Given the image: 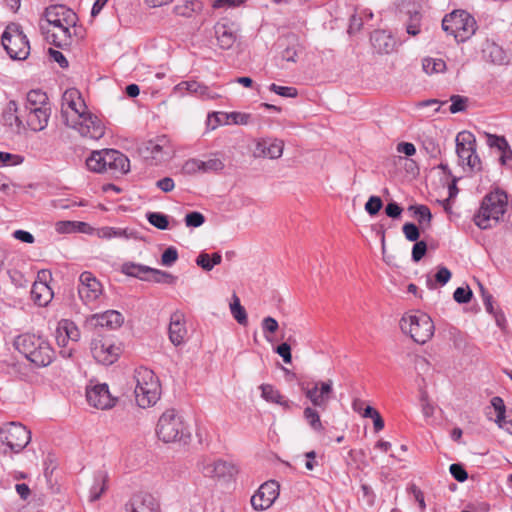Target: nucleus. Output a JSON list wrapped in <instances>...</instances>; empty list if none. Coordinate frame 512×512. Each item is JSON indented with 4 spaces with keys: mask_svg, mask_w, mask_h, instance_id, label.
Listing matches in <instances>:
<instances>
[{
    "mask_svg": "<svg viewBox=\"0 0 512 512\" xmlns=\"http://www.w3.org/2000/svg\"><path fill=\"white\" fill-rule=\"evenodd\" d=\"M483 303L486 311L495 317V320L498 325H501V321L504 320L502 314L497 313L493 306V296L491 294H485L483 298Z\"/></svg>",
    "mask_w": 512,
    "mask_h": 512,
    "instance_id": "53",
    "label": "nucleus"
},
{
    "mask_svg": "<svg viewBox=\"0 0 512 512\" xmlns=\"http://www.w3.org/2000/svg\"><path fill=\"white\" fill-rule=\"evenodd\" d=\"M261 326L264 333V337L266 338L267 341H271L269 335L274 334L279 328L277 320L271 316L263 318Z\"/></svg>",
    "mask_w": 512,
    "mask_h": 512,
    "instance_id": "48",
    "label": "nucleus"
},
{
    "mask_svg": "<svg viewBox=\"0 0 512 512\" xmlns=\"http://www.w3.org/2000/svg\"><path fill=\"white\" fill-rule=\"evenodd\" d=\"M80 224L77 221H59L56 223V231L59 233L76 232V226Z\"/></svg>",
    "mask_w": 512,
    "mask_h": 512,
    "instance_id": "63",
    "label": "nucleus"
},
{
    "mask_svg": "<svg viewBox=\"0 0 512 512\" xmlns=\"http://www.w3.org/2000/svg\"><path fill=\"white\" fill-rule=\"evenodd\" d=\"M102 292V284L91 272L84 271L80 274L78 294L85 304L94 302Z\"/></svg>",
    "mask_w": 512,
    "mask_h": 512,
    "instance_id": "17",
    "label": "nucleus"
},
{
    "mask_svg": "<svg viewBox=\"0 0 512 512\" xmlns=\"http://www.w3.org/2000/svg\"><path fill=\"white\" fill-rule=\"evenodd\" d=\"M76 14L64 5H51L46 8L40 30L45 38L55 46L70 45V29L76 24Z\"/></svg>",
    "mask_w": 512,
    "mask_h": 512,
    "instance_id": "1",
    "label": "nucleus"
},
{
    "mask_svg": "<svg viewBox=\"0 0 512 512\" xmlns=\"http://www.w3.org/2000/svg\"><path fill=\"white\" fill-rule=\"evenodd\" d=\"M400 327L418 344H425L434 334L432 319L422 312L402 317Z\"/></svg>",
    "mask_w": 512,
    "mask_h": 512,
    "instance_id": "7",
    "label": "nucleus"
},
{
    "mask_svg": "<svg viewBox=\"0 0 512 512\" xmlns=\"http://www.w3.org/2000/svg\"><path fill=\"white\" fill-rule=\"evenodd\" d=\"M1 42L11 59L25 60L29 56L30 44L19 24H9L2 34Z\"/></svg>",
    "mask_w": 512,
    "mask_h": 512,
    "instance_id": "8",
    "label": "nucleus"
},
{
    "mask_svg": "<svg viewBox=\"0 0 512 512\" xmlns=\"http://www.w3.org/2000/svg\"><path fill=\"white\" fill-rule=\"evenodd\" d=\"M156 434L164 443L184 442L190 437L183 418L174 409L166 410L159 418Z\"/></svg>",
    "mask_w": 512,
    "mask_h": 512,
    "instance_id": "5",
    "label": "nucleus"
},
{
    "mask_svg": "<svg viewBox=\"0 0 512 512\" xmlns=\"http://www.w3.org/2000/svg\"><path fill=\"white\" fill-rule=\"evenodd\" d=\"M409 210L413 211L414 216L417 218L420 225L430 224L432 214L430 209L425 205L410 206Z\"/></svg>",
    "mask_w": 512,
    "mask_h": 512,
    "instance_id": "46",
    "label": "nucleus"
},
{
    "mask_svg": "<svg viewBox=\"0 0 512 512\" xmlns=\"http://www.w3.org/2000/svg\"><path fill=\"white\" fill-rule=\"evenodd\" d=\"M61 113L67 125L85 115L87 106L80 92L75 88L67 89L62 95Z\"/></svg>",
    "mask_w": 512,
    "mask_h": 512,
    "instance_id": "11",
    "label": "nucleus"
},
{
    "mask_svg": "<svg viewBox=\"0 0 512 512\" xmlns=\"http://www.w3.org/2000/svg\"><path fill=\"white\" fill-rule=\"evenodd\" d=\"M131 512H160V506L156 498L148 493L135 495L130 503Z\"/></svg>",
    "mask_w": 512,
    "mask_h": 512,
    "instance_id": "27",
    "label": "nucleus"
},
{
    "mask_svg": "<svg viewBox=\"0 0 512 512\" xmlns=\"http://www.w3.org/2000/svg\"><path fill=\"white\" fill-rule=\"evenodd\" d=\"M259 388L261 390V396L267 402L278 404L286 410H289L291 408L292 403L288 399H286L280 393V391L275 389L272 385L262 384Z\"/></svg>",
    "mask_w": 512,
    "mask_h": 512,
    "instance_id": "32",
    "label": "nucleus"
},
{
    "mask_svg": "<svg viewBox=\"0 0 512 512\" xmlns=\"http://www.w3.org/2000/svg\"><path fill=\"white\" fill-rule=\"evenodd\" d=\"M402 230L406 239L411 242L417 241L420 236L418 227L413 223H405Z\"/></svg>",
    "mask_w": 512,
    "mask_h": 512,
    "instance_id": "58",
    "label": "nucleus"
},
{
    "mask_svg": "<svg viewBox=\"0 0 512 512\" xmlns=\"http://www.w3.org/2000/svg\"><path fill=\"white\" fill-rule=\"evenodd\" d=\"M301 389L314 407L325 410L333 392V381L331 379H328L327 381H319L311 388L305 387L302 384Z\"/></svg>",
    "mask_w": 512,
    "mask_h": 512,
    "instance_id": "13",
    "label": "nucleus"
},
{
    "mask_svg": "<svg viewBox=\"0 0 512 512\" xmlns=\"http://www.w3.org/2000/svg\"><path fill=\"white\" fill-rule=\"evenodd\" d=\"M132 384H134L135 400L139 407H151L160 399L161 385L152 370L146 367L136 368Z\"/></svg>",
    "mask_w": 512,
    "mask_h": 512,
    "instance_id": "3",
    "label": "nucleus"
},
{
    "mask_svg": "<svg viewBox=\"0 0 512 512\" xmlns=\"http://www.w3.org/2000/svg\"><path fill=\"white\" fill-rule=\"evenodd\" d=\"M382 200L378 196H371L365 204V210L370 215H376L382 208Z\"/></svg>",
    "mask_w": 512,
    "mask_h": 512,
    "instance_id": "55",
    "label": "nucleus"
},
{
    "mask_svg": "<svg viewBox=\"0 0 512 512\" xmlns=\"http://www.w3.org/2000/svg\"><path fill=\"white\" fill-rule=\"evenodd\" d=\"M169 339L175 346L182 345L187 336V328L185 325V316L182 312L176 311L170 317L169 323Z\"/></svg>",
    "mask_w": 512,
    "mask_h": 512,
    "instance_id": "24",
    "label": "nucleus"
},
{
    "mask_svg": "<svg viewBox=\"0 0 512 512\" xmlns=\"http://www.w3.org/2000/svg\"><path fill=\"white\" fill-rule=\"evenodd\" d=\"M121 271L127 276L135 277L144 281H149V275L150 271H152V268L142 264L126 262L122 265Z\"/></svg>",
    "mask_w": 512,
    "mask_h": 512,
    "instance_id": "34",
    "label": "nucleus"
},
{
    "mask_svg": "<svg viewBox=\"0 0 512 512\" xmlns=\"http://www.w3.org/2000/svg\"><path fill=\"white\" fill-rule=\"evenodd\" d=\"M104 155L103 150L100 151H94L92 154L87 158L86 165L90 171L102 173L106 172V166L103 162Z\"/></svg>",
    "mask_w": 512,
    "mask_h": 512,
    "instance_id": "39",
    "label": "nucleus"
},
{
    "mask_svg": "<svg viewBox=\"0 0 512 512\" xmlns=\"http://www.w3.org/2000/svg\"><path fill=\"white\" fill-rule=\"evenodd\" d=\"M415 242L416 243L414 244V246L412 248V259L414 262H419L426 254L427 244L424 241H415Z\"/></svg>",
    "mask_w": 512,
    "mask_h": 512,
    "instance_id": "61",
    "label": "nucleus"
},
{
    "mask_svg": "<svg viewBox=\"0 0 512 512\" xmlns=\"http://www.w3.org/2000/svg\"><path fill=\"white\" fill-rule=\"evenodd\" d=\"M147 219L151 225L154 227L165 230L168 228L169 221L168 217L160 212H151L147 214Z\"/></svg>",
    "mask_w": 512,
    "mask_h": 512,
    "instance_id": "47",
    "label": "nucleus"
},
{
    "mask_svg": "<svg viewBox=\"0 0 512 512\" xmlns=\"http://www.w3.org/2000/svg\"><path fill=\"white\" fill-rule=\"evenodd\" d=\"M303 416L314 431L320 432L324 430L320 415L315 408L306 407L303 411Z\"/></svg>",
    "mask_w": 512,
    "mask_h": 512,
    "instance_id": "42",
    "label": "nucleus"
},
{
    "mask_svg": "<svg viewBox=\"0 0 512 512\" xmlns=\"http://www.w3.org/2000/svg\"><path fill=\"white\" fill-rule=\"evenodd\" d=\"M421 149L430 157L437 158L441 154L438 142L431 136H423L421 138Z\"/></svg>",
    "mask_w": 512,
    "mask_h": 512,
    "instance_id": "41",
    "label": "nucleus"
},
{
    "mask_svg": "<svg viewBox=\"0 0 512 512\" xmlns=\"http://www.w3.org/2000/svg\"><path fill=\"white\" fill-rule=\"evenodd\" d=\"M230 310L231 314L233 315L234 319L240 324V325H247L248 319H247V313L244 309V307L240 304L239 298L234 294L233 295V302L230 304Z\"/></svg>",
    "mask_w": 512,
    "mask_h": 512,
    "instance_id": "43",
    "label": "nucleus"
},
{
    "mask_svg": "<svg viewBox=\"0 0 512 512\" xmlns=\"http://www.w3.org/2000/svg\"><path fill=\"white\" fill-rule=\"evenodd\" d=\"M30 440V431L20 423L12 422L0 429V441L5 443L12 452H20Z\"/></svg>",
    "mask_w": 512,
    "mask_h": 512,
    "instance_id": "10",
    "label": "nucleus"
},
{
    "mask_svg": "<svg viewBox=\"0 0 512 512\" xmlns=\"http://www.w3.org/2000/svg\"><path fill=\"white\" fill-rule=\"evenodd\" d=\"M371 43L376 52L388 54L394 49V40L385 31L376 30L371 34Z\"/></svg>",
    "mask_w": 512,
    "mask_h": 512,
    "instance_id": "30",
    "label": "nucleus"
},
{
    "mask_svg": "<svg viewBox=\"0 0 512 512\" xmlns=\"http://www.w3.org/2000/svg\"><path fill=\"white\" fill-rule=\"evenodd\" d=\"M491 406L497 412L495 422L500 428H503L507 423V421L505 420L506 408L504 401L502 400V398L495 396L491 400Z\"/></svg>",
    "mask_w": 512,
    "mask_h": 512,
    "instance_id": "44",
    "label": "nucleus"
},
{
    "mask_svg": "<svg viewBox=\"0 0 512 512\" xmlns=\"http://www.w3.org/2000/svg\"><path fill=\"white\" fill-rule=\"evenodd\" d=\"M173 92L179 96L191 94L202 99H214L217 96L208 86L196 80L180 82L174 87Z\"/></svg>",
    "mask_w": 512,
    "mask_h": 512,
    "instance_id": "22",
    "label": "nucleus"
},
{
    "mask_svg": "<svg viewBox=\"0 0 512 512\" xmlns=\"http://www.w3.org/2000/svg\"><path fill=\"white\" fill-rule=\"evenodd\" d=\"M449 471L451 475L459 482H464L468 478V474L461 464L453 463L450 465Z\"/></svg>",
    "mask_w": 512,
    "mask_h": 512,
    "instance_id": "60",
    "label": "nucleus"
},
{
    "mask_svg": "<svg viewBox=\"0 0 512 512\" xmlns=\"http://www.w3.org/2000/svg\"><path fill=\"white\" fill-rule=\"evenodd\" d=\"M106 172L111 174H126L130 170L129 159L120 151L114 149L103 150Z\"/></svg>",
    "mask_w": 512,
    "mask_h": 512,
    "instance_id": "20",
    "label": "nucleus"
},
{
    "mask_svg": "<svg viewBox=\"0 0 512 512\" xmlns=\"http://www.w3.org/2000/svg\"><path fill=\"white\" fill-rule=\"evenodd\" d=\"M276 353L280 355L286 364H290L292 361L291 347L288 343H282L276 348Z\"/></svg>",
    "mask_w": 512,
    "mask_h": 512,
    "instance_id": "64",
    "label": "nucleus"
},
{
    "mask_svg": "<svg viewBox=\"0 0 512 512\" xmlns=\"http://www.w3.org/2000/svg\"><path fill=\"white\" fill-rule=\"evenodd\" d=\"M142 153L145 158L162 162L170 158L171 147L168 140L165 137H161L147 141L142 148Z\"/></svg>",
    "mask_w": 512,
    "mask_h": 512,
    "instance_id": "21",
    "label": "nucleus"
},
{
    "mask_svg": "<svg viewBox=\"0 0 512 512\" xmlns=\"http://www.w3.org/2000/svg\"><path fill=\"white\" fill-rule=\"evenodd\" d=\"M284 142L280 139L262 138L256 142L254 156L259 158L278 159L282 156Z\"/></svg>",
    "mask_w": 512,
    "mask_h": 512,
    "instance_id": "23",
    "label": "nucleus"
},
{
    "mask_svg": "<svg viewBox=\"0 0 512 512\" xmlns=\"http://www.w3.org/2000/svg\"><path fill=\"white\" fill-rule=\"evenodd\" d=\"M204 8L201 0H184L174 7V13L178 16L190 18L195 14H200Z\"/></svg>",
    "mask_w": 512,
    "mask_h": 512,
    "instance_id": "33",
    "label": "nucleus"
},
{
    "mask_svg": "<svg viewBox=\"0 0 512 512\" xmlns=\"http://www.w3.org/2000/svg\"><path fill=\"white\" fill-rule=\"evenodd\" d=\"M24 158L18 154H11L8 152L0 151V165L4 166L7 164L19 165L23 162Z\"/></svg>",
    "mask_w": 512,
    "mask_h": 512,
    "instance_id": "54",
    "label": "nucleus"
},
{
    "mask_svg": "<svg viewBox=\"0 0 512 512\" xmlns=\"http://www.w3.org/2000/svg\"><path fill=\"white\" fill-rule=\"evenodd\" d=\"M107 479L108 476L105 472H98L94 476V484L90 488L89 500L91 502L97 501L100 499L102 494L107 489Z\"/></svg>",
    "mask_w": 512,
    "mask_h": 512,
    "instance_id": "36",
    "label": "nucleus"
},
{
    "mask_svg": "<svg viewBox=\"0 0 512 512\" xmlns=\"http://www.w3.org/2000/svg\"><path fill=\"white\" fill-rule=\"evenodd\" d=\"M471 297L472 291L469 287H458L453 293L454 300L460 304L468 303Z\"/></svg>",
    "mask_w": 512,
    "mask_h": 512,
    "instance_id": "56",
    "label": "nucleus"
},
{
    "mask_svg": "<svg viewBox=\"0 0 512 512\" xmlns=\"http://www.w3.org/2000/svg\"><path fill=\"white\" fill-rule=\"evenodd\" d=\"M422 69L428 74L441 73L446 69V63L442 59L427 57L422 61Z\"/></svg>",
    "mask_w": 512,
    "mask_h": 512,
    "instance_id": "40",
    "label": "nucleus"
},
{
    "mask_svg": "<svg viewBox=\"0 0 512 512\" xmlns=\"http://www.w3.org/2000/svg\"><path fill=\"white\" fill-rule=\"evenodd\" d=\"M279 488V484L273 480L263 483L251 497L253 509L263 511L270 508L279 496Z\"/></svg>",
    "mask_w": 512,
    "mask_h": 512,
    "instance_id": "15",
    "label": "nucleus"
},
{
    "mask_svg": "<svg viewBox=\"0 0 512 512\" xmlns=\"http://www.w3.org/2000/svg\"><path fill=\"white\" fill-rule=\"evenodd\" d=\"M215 34L220 48L228 50L237 40V29L233 23L219 22L215 25Z\"/></svg>",
    "mask_w": 512,
    "mask_h": 512,
    "instance_id": "26",
    "label": "nucleus"
},
{
    "mask_svg": "<svg viewBox=\"0 0 512 512\" xmlns=\"http://www.w3.org/2000/svg\"><path fill=\"white\" fill-rule=\"evenodd\" d=\"M420 18L421 16L419 13H415L410 17V21L406 26V31L408 34L416 36L420 32Z\"/></svg>",
    "mask_w": 512,
    "mask_h": 512,
    "instance_id": "62",
    "label": "nucleus"
},
{
    "mask_svg": "<svg viewBox=\"0 0 512 512\" xmlns=\"http://www.w3.org/2000/svg\"><path fill=\"white\" fill-rule=\"evenodd\" d=\"M99 235L102 238L111 239L114 237H127L126 230L113 227H104L99 230Z\"/></svg>",
    "mask_w": 512,
    "mask_h": 512,
    "instance_id": "57",
    "label": "nucleus"
},
{
    "mask_svg": "<svg viewBox=\"0 0 512 512\" xmlns=\"http://www.w3.org/2000/svg\"><path fill=\"white\" fill-rule=\"evenodd\" d=\"M507 208V195L503 191L487 194L474 216V222L480 229H489L504 215Z\"/></svg>",
    "mask_w": 512,
    "mask_h": 512,
    "instance_id": "4",
    "label": "nucleus"
},
{
    "mask_svg": "<svg viewBox=\"0 0 512 512\" xmlns=\"http://www.w3.org/2000/svg\"><path fill=\"white\" fill-rule=\"evenodd\" d=\"M483 56L486 60L497 64L504 65L509 62L506 51L494 42H487L483 48Z\"/></svg>",
    "mask_w": 512,
    "mask_h": 512,
    "instance_id": "31",
    "label": "nucleus"
},
{
    "mask_svg": "<svg viewBox=\"0 0 512 512\" xmlns=\"http://www.w3.org/2000/svg\"><path fill=\"white\" fill-rule=\"evenodd\" d=\"M149 278V281L165 284H174L177 280V277L171 273L154 268H152V271H150Z\"/></svg>",
    "mask_w": 512,
    "mask_h": 512,
    "instance_id": "45",
    "label": "nucleus"
},
{
    "mask_svg": "<svg viewBox=\"0 0 512 512\" xmlns=\"http://www.w3.org/2000/svg\"><path fill=\"white\" fill-rule=\"evenodd\" d=\"M59 331L65 334L67 339L76 342L80 338V331L76 324L68 319H62L58 322Z\"/></svg>",
    "mask_w": 512,
    "mask_h": 512,
    "instance_id": "38",
    "label": "nucleus"
},
{
    "mask_svg": "<svg viewBox=\"0 0 512 512\" xmlns=\"http://www.w3.org/2000/svg\"><path fill=\"white\" fill-rule=\"evenodd\" d=\"M205 170L204 173H217L224 169L225 165L222 159L213 156L204 160Z\"/></svg>",
    "mask_w": 512,
    "mask_h": 512,
    "instance_id": "49",
    "label": "nucleus"
},
{
    "mask_svg": "<svg viewBox=\"0 0 512 512\" xmlns=\"http://www.w3.org/2000/svg\"><path fill=\"white\" fill-rule=\"evenodd\" d=\"M486 143L490 148L496 149L499 153V162L506 166L512 161V149L504 136L485 132Z\"/></svg>",
    "mask_w": 512,
    "mask_h": 512,
    "instance_id": "25",
    "label": "nucleus"
},
{
    "mask_svg": "<svg viewBox=\"0 0 512 512\" xmlns=\"http://www.w3.org/2000/svg\"><path fill=\"white\" fill-rule=\"evenodd\" d=\"M204 221L205 218L200 212H190L185 216V223L188 227H199Z\"/></svg>",
    "mask_w": 512,
    "mask_h": 512,
    "instance_id": "59",
    "label": "nucleus"
},
{
    "mask_svg": "<svg viewBox=\"0 0 512 512\" xmlns=\"http://www.w3.org/2000/svg\"><path fill=\"white\" fill-rule=\"evenodd\" d=\"M200 472L209 478H231L238 473L237 466L221 459H203L198 464Z\"/></svg>",
    "mask_w": 512,
    "mask_h": 512,
    "instance_id": "14",
    "label": "nucleus"
},
{
    "mask_svg": "<svg viewBox=\"0 0 512 512\" xmlns=\"http://www.w3.org/2000/svg\"><path fill=\"white\" fill-rule=\"evenodd\" d=\"M269 90L276 93L277 95L289 98H294L298 94L297 89L294 87L279 86L274 83L269 86Z\"/></svg>",
    "mask_w": 512,
    "mask_h": 512,
    "instance_id": "50",
    "label": "nucleus"
},
{
    "mask_svg": "<svg viewBox=\"0 0 512 512\" xmlns=\"http://www.w3.org/2000/svg\"><path fill=\"white\" fill-rule=\"evenodd\" d=\"M15 349L37 367H47L55 359V350L48 339L34 333L18 335L13 342Z\"/></svg>",
    "mask_w": 512,
    "mask_h": 512,
    "instance_id": "2",
    "label": "nucleus"
},
{
    "mask_svg": "<svg viewBox=\"0 0 512 512\" xmlns=\"http://www.w3.org/2000/svg\"><path fill=\"white\" fill-rule=\"evenodd\" d=\"M442 28L453 35L457 42H464L475 34L477 23L467 11L455 10L443 18Z\"/></svg>",
    "mask_w": 512,
    "mask_h": 512,
    "instance_id": "6",
    "label": "nucleus"
},
{
    "mask_svg": "<svg viewBox=\"0 0 512 512\" xmlns=\"http://www.w3.org/2000/svg\"><path fill=\"white\" fill-rule=\"evenodd\" d=\"M91 321L95 326L105 327L108 329H117L124 322L123 315L116 310H107L100 314H94Z\"/></svg>",
    "mask_w": 512,
    "mask_h": 512,
    "instance_id": "28",
    "label": "nucleus"
},
{
    "mask_svg": "<svg viewBox=\"0 0 512 512\" xmlns=\"http://www.w3.org/2000/svg\"><path fill=\"white\" fill-rule=\"evenodd\" d=\"M456 153L459 164L470 172L482 169L481 160L476 152L475 136L468 131H462L456 136Z\"/></svg>",
    "mask_w": 512,
    "mask_h": 512,
    "instance_id": "9",
    "label": "nucleus"
},
{
    "mask_svg": "<svg viewBox=\"0 0 512 512\" xmlns=\"http://www.w3.org/2000/svg\"><path fill=\"white\" fill-rule=\"evenodd\" d=\"M91 353L98 363L111 365L117 361L120 348L115 346L109 339L95 338L91 342Z\"/></svg>",
    "mask_w": 512,
    "mask_h": 512,
    "instance_id": "16",
    "label": "nucleus"
},
{
    "mask_svg": "<svg viewBox=\"0 0 512 512\" xmlns=\"http://www.w3.org/2000/svg\"><path fill=\"white\" fill-rule=\"evenodd\" d=\"M178 259V251L175 247H168L161 256V264L166 267L172 266Z\"/></svg>",
    "mask_w": 512,
    "mask_h": 512,
    "instance_id": "51",
    "label": "nucleus"
},
{
    "mask_svg": "<svg viewBox=\"0 0 512 512\" xmlns=\"http://www.w3.org/2000/svg\"><path fill=\"white\" fill-rule=\"evenodd\" d=\"M68 126L77 130L81 136L92 140L100 139L105 133V127L101 120L89 112L77 120L73 119Z\"/></svg>",
    "mask_w": 512,
    "mask_h": 512,
    "instance_id": "12",
    "label": "nucleus"
},
{
    "mask_svg": "<svg viewBox=\"0 0 512 512\" xmlns=\"http://www.w3.org/2000/svg\"><path fill=\"white\" fill-rule=\"evenodd\" d=\"M451 100V105L449 107V111L452 113V114H455V113H458V112H462L466 109V104H467V98L466 97H463V96H460V95H453L451 96L450 98Z\"/></svg>",
    "mask_w": 512,
    "mask_h": 512,
    "instance_id": "52",
    "label": "nucleus"
},
{
    "mask_svg": "<svg viewBox=\"0 0 512 512\" xmlns=\"http://www.w3.org/2000/svg\"><path fill=\"white\" fill-rule=\"evenodd\" d=\"M17 112V104L15 101H10L7 104V107L3 111L1 115V121L5 126L10 127L12 130L18 131L21 126V121L16 114Z\"/></svg>",
    "mask_w": 512,
    "mask_h": 512,
    "instance_id": "35",
    "label": "nucleus"
},
{
    "mask_svg": "<svg viewBox=\"0 0 512 512\" xmlns=\"http://www.w3.org/2000/svg\"><path fill=\"white\" fill-rule=\"evenodd\" d=\"M47 106L49 105L46 93L41 90H31L27 93L25 111L31 110V108H43Z\"/></svg>",
    "mask_w": 512,
    "mask_h": 512,
    "instance_id": "37",
    "label": "nucleus"
},
{
    "mask_svg": "<svg viewBox=\"0 0 512 512\" xmlns=\"http://www.w3.org/2000/svg\"><path fill=\"white\" fill-rule=\"evenodd\" d=\"M26 113V121L31 130L41 131L47 127L50 117L49 106L43 108H31V110L26 111Z\"/></svg>",
    "mask_w": 512,
    "mask_h": 512,
    "instance_id": "29",
    "label": "nucleus"
},
{
    "mask_svg": "<svg viewBox=\"0 0 512 512\" xmlns=\"http://www.w3.org/2000/svg\"><path fill=\"white\" fill-rule=\"evenodd\" d=\"M88 403L98 409H109L114 406L115 399L111 396L107 384H97L86 390Z\"/></svg>",
    "mask_w": 512,
    "mask_h": 512,
    "instance_id": "19",
    "label": "nucleus"
},
{
    "mask_svg": "<svg viewBox=\"0 0 512 512\" xmlns=\"http://www.w3.org/2000/svg\"><path fill=\"white\" fill-rule=\"evenodd\" d=\"M50 273L47 270H41L37 274V279L32 285L31 298L39 307L47 306L53 299V291L47 283Z\"/></svg>",
    "mask_w": 512,
    "mask_h": 512,
    "instance_id": "18",
    "label": "nucleus"
}]
</instances>
